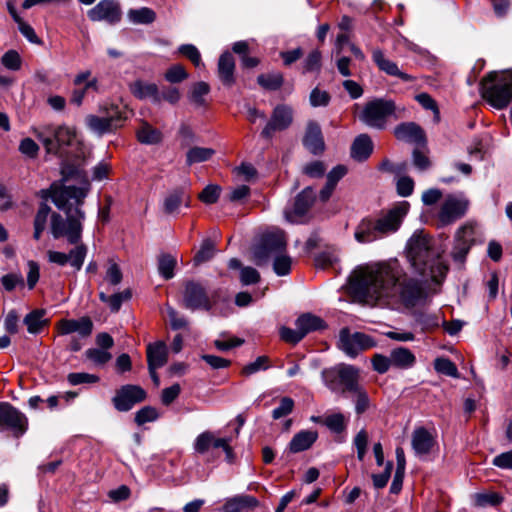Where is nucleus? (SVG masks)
<instances>
[{
  "instance_id": "nucleus-1",
  "label": "nucleus",
  "mask_w": 512,
  "mask_h": 512,
  "mask_svg": "<svg viewBox=\"0 0 512 512\" xmlns=\"http://www.w3.org/2000/svg\"><path fill=\"white\" fill-rule=\"evenodd\" d=\"M349 291L365 303L398 299L406 305H415L422 296V285L408 277L394 260L359 267L350 277Z\"/></svg>"
},
{
  "instance_id": "nucleus-2",
  "label": "nucleus",
  "mask_w": 512,
  "mask_h": 512,
  "mask_svg": "<svg viewBox=\"0 0 512 512\" xmlns=\"http://www.w3.org/2000/svg\"><path fill=\"white\" fill-rule=\"evenodd\" d=\"M89 190L88 182L81 187L53 184L49 190H41V197L45 200L51 198L55 206L66 215V218H63L59 213L51 214L50 230L55 239L65 237L70 244L81 241L83 221L86 217L82 205Z\"/></svg>"
},
{
  "instance_id": "nucleus-3",
  "label": "nucleus",
  "mask_w": 512,
  "mask_h": 512,
  "mask_svg": "<svg viewBox=\"0 0 512 512\" xmlns=\"http://www.w3.org/2000/svg\"><path fill=\"white\" fill-rule=\"evenodd\" d=\"M407 258L411 266L422 276L440 282L448 271L441 260L442 251L435 246V241L423 231H416L406 246Z\"/></svg>"
},
{
  "instance_id": "nucleus-4",
  "label": "nucleus",
  "mask_w": 512,
  "mask_h": 512,
  "mask_svg": "<svg viewBox=\"0 0 512 512\" xmlns=\"http://www.w3.org/2000/svg\"><path fill=\"white\" fill-rule=\"evenodd\" d=\"M409 207V203L403 201L387 211L363 218L355 228V240L360 244H368L396 233Z\"/></svg>"
},
{
  "instance_id": "nucleus-5",
  "label": "nucleus",
  "mask_w": 512,
  "mask_h": 512,
  "mask_svg": "<svg viewBox=\"0 0 512 512\" xmlns=\"http://www.w3.org/2000/svg\"><path fill=\"white\" fill-rule=\"evenodd\" d=\"M287 241L284 231L275 230L262 236L260 242L253 248V260L262 266L273 257V270L278 276L290 273L292 260L286 254Z\"/></svg>"
},
{
  "instance_id": "nucleus-6",
  "label": "nucleus",
  "mask_w": 512,
  "mask_h": 512,
  "mask_svg": "<svg viewBox=\"0 0 512 512\" xmlns=\"http://www.w3.org/2000/svg\"><path fill=\"white\" fill-rule=\"evenodd\" d=\"M481 93L494 108L507 107L512 100V70L499 76L490 73L481 83Z\"/></svg>"
},
{
  "instance_id": "nucleus-7",
  "label": "nucleus",
  "mask_w": 512,
  "mask_h": 512,
  "mask_svg": "<svg viewBox=\"0 0 512 512\" xmlns=\"http://www.w3.org/2000/svg\"><path fill=\"white\" fill-rule=\"evenodd\" d=\"M36 136L47 153L62 156L64 149L73 144L76 131L66 125L48 124L39 127Z\"/></svg>"
},
{
  "instance_id": "nucleus-8",
  "label": "nucleus",
  "mask_w": 512,
  "mask_h": 512,
  "mask_svg": "<svg viewBox=\"0 0 512 512\" xmlns=\"http://www.w3.org/2000/svg\"><path fill=\"white\" fill-rule=\"evenodd\" d=\"M101 112V116L89 114L85 117L87 128L99 136L115 132L127 119L126 112L117 105L105 107Z\"/></svg>"
},
{
  "instance_id": "nucleus-9",
  "label": "nucleus",
  "mask_w": 512,
  "mask_h": 512,
  "mask_svg": "<svg viewBox=\"0 0 512 512\" xmlns=\"http://www.w3.org/2000/svg\"><path fill=\"white\" fill-rule=\"evenodd\" d=\"M327 387L333 391H338V384L343 386L342 392L353 393L362 388L359 385V369L353 365L340 364L325 376Z\"/></svg>"
},
{
  "instance_id": "nucleus-10",
  "label": "nucleus",
  "mask_w": 512,
  "mask_h": 512,
  "mask_svg": "<svg viewBox=\"0 0 512 512\" xmlns=\"http://www.w3.org/2000/svg\"><path fill=\"white\" fill-rule=\"evenodd\" d=\"M395 112V103L391 100L375 99L367 102L359 116L367 126L383 129L388 118Z\"/></svg>"
},
{
  "instance_id": "nucleus-11",
  "label": "nucleus",
  "mask_w": 512,
  "mask_h": 512,
  "mask_svg": "<svg viewBox=\"0 0 512 512\" xmlns=\"http://www.w3.org/2000/svg\"><path fill=\"white\" fill-rule=\"evenodd\" d=\"M469 206V201L463 195L449 194L440 205L437 219L440 226L451 225L462 218Z\"/></svg>"
},
{
  "instance_id": "nucleus-12",
  "label": "nucleus",
  "mask_w": 512,
  "mask_h": 512,
  "mask_svg": "<svg viewBox=\"0 0 512 512\" xmlns=\"http://www.w3.org/2000/svg\"><path fill=\"white\" fill-rule=\"evenodd\" d=\"M375 346L376 341L367 334L361 332L351 333L347 328L340 331L338 347L351 358H355L361 352Z\"/></svg>"
},
{
  "instance_id": "nucleus-13",
  "label": "nucleus",
  "mask_w": 512,
  "mask_h": 512,
  "mask_svg": "<svg viewBox=\"0 0 512 512\" xmlns=\"http://www.w3.org/2000/svg\"><path fill=\"white\" fill-rule=\"evenodd\" d=\"M294 110L287 104H278L261 131V137L271 140L276 132L287 130L293 123Z\"/></svg>"
},
{
  "instance_id": "nucleus-14",
  "label": "nucleus",
  "mask_w": 512,
  "mask_h": 512,
  "mask_svg": "<svg viewBox=\"0 0 512 512\" xmlns=\"http://www.w3.org/2000/svg\"><path fill=\"white\" fill-rule=\"evenodd\" d=\"M231 437H216L211 431H204L200 433L193 444L194 451L198 454H205L210 448L223 449L226 461L233 463L235 459L234 450L231 446Z\"/></svg>"
},
{
  "instance_id": "nucleus-15",
  "label": "nucleus",
  "mask_w": 512,
  "mask_h": 512,
  "mask_svg": "<svg viewBox=\"0 0 512 512\" xmlns=\"http://www.w3.org/2000/svg\"><path fill=\"white\" fill-rule=\"evenodd\" d=\"M146 392L138 385L127 384L116 390L112 403L119 412H127L146 399Z\"/></svg>"
},
{
  "instance_id": "nucleus-16",
  "label": "nucleus",
  "mask_w": 512,
  "mask_h": 512,
  "mask_svg": "<svg viewBox=\"0 0 512 512\" xmlns=\"http://www.w3.org/2000/svg\"><path fill=\"white\" fill-rule=\"evenodd\" d=\"M477 229L474 224L466 223L455 233L454 247L452 250V258L454 261L463 263L471 246L475 243Z\"/></svg>"
},
{
  "instance_id": "nucleus-17",
  "label": "nucleus",
  "mask_w": 512,
  "mask_h": 512,
  "mask_svg": "<svg viewBox=\"0 0 512 512\" xmlns=\"http://www.w3.org/2000/svg\"><path fill=\"white\" fill-rule=\"evenodd\" d=\"M0 427L12 431L14 436L18 437L23 435L27 429V418L8 402H1Z\"/></svg>"
},
{
  "instance_id": "nucleus-18",
  "label": "nucleus",
  "mask_w": 512,
  "mask_h": 512,
  "mask_svg": "<svg viewBox=\"0 0 512 512\" xmlns=\"http://www.w3.org/2000/svg\"><path fill=\"white\" fill-rule=\"evenodd\" d=\"M183 301L185 307L190 310L203 309L209 311L213 305L206 289L195 281H188L185 284Z\"/></svg>"
},
{
  "instance_id": "nucleus-19",
  "label": "nucleus",
  "mask_w": 512,
  "mask_h": 512,
  "mask_svg": "<svg viewBox=\"0 0 512 512\" xmlns=\"http://www.w3.org/2000/svg\"><path fill=\"white\" fill-rule=\"evenodd\" d=\"M75 245L76 246L73 249H71L69 253L53 250L48 251L47 256L49 262L57 264L59 266H65L66 264H70V266L74 268L75 271H80L84 264L88 248L85 244L80 243V241Z\"/></svg>"
},
{
  "instance_id": "nucleus-20",
  "label": "nucleus",
  "mask_w": 512,
  "mask_h": 512,
  "mask_svg": "<svg viewBox=\"0 0 512 512\" xmlns=\"http://www.w3.org/2000/svg\"><path fill=\"white\" fill-rule=\"evenodd\" d=\"M87 15L93 22L105 21L113 25L121 20L122 11L117 0H101L88 11Z\"/></svg>"
},
{
  "instance_id": "nucleus-21",
  "label": "nucleus",
  "mask_w": 512,
  "mask_h": 512,
  "mask_svg": "<svg viewBox=\"0 0 512 512\" xmlns=\"http://www.w3.org/2000/svg\"><path fill=\"white\" fill-rule=\"evenodd\" d=\"M56 330L61 336L77 333L80 337L85 338L91 335L93 322L87 316L78 319L63 318L56 323Z\"/></svg>"
},
{
  "instance_id": "nucleus-22",
  "label": "nucleus",
  "mask_w": 512,
  "mask_h": 512,
  "mask_svg": "<svg viewBox=\"0 0 512 512\" xmlns=\"http://www.w3.org/2000/svg\"><path fill=\"white\" fill-rule=\"evenodd\" d=\"M372 60L380 71L386 73L389 76L399 77L404 82H411L414 80L413 76L405 72H402L398 68V65L395 62L388 59L385 56L384 52L379 48H375L372 50Z\"/></svg>"
},
{
  "instance_id": "nucleus-23",
  "label": "nucleus",
  "mask_w": 512,
  "mask_h": 512,
  "mask_svg": "<svg viewBox=\"0 0 512 512\" xmlns=\"http://www.w3.org/2000/svg\"><path fill=\"white\" fill-rule=\"evenodd\" d=\"M304 147L314 155L321 154L325 149V143L320 125L315 121H309L303 137Z\"/></svg>"
},
{
  "instance_id": "nucleus-24",
  "label": "nucleus",
  "mask_w": 512,
  "mask_h": 512,
  "mask_svg": "<svg viewBox=\"0 0 512 512\" xmlns=\"http://www.w3.org/2000/svg\"><path fill=\"white\" fill-rule=\"evenodd\" d=\"M315 200V193L311 187L305 188L300 192L293 206L292 211H285L286 219L289 222H296L298 217L303 216L311 207Z\"/></svg>"
},
{
  "instance_id": "nucleus-25",
  "label": "nucleus",
  "mask_w": 512,
  "mask_h": 512,
  "mask_svg": "<svg viewBox=\"0 0 512 512\" xmlns=\"http://www.w3.org/2000/svg\"><path fill=\"white\" fill-rule=\"evenodd\" d=\"M411 444L415 454L421 457L431 452L435 439L427 429L419 427L413 431Z\"/></svg>"
},
{
  "instance_id": "nucleus-26",
  "label": "nucleus",
  "mask_w": 512,
  "mask_h": 512,
  "mask_svg": "<svg viewBox=\"0 0 512 512\" xmlns=\"http://www.w3.org/2000/svg\"><path fill=\"white\" fill-rule=\"evenodd\" d=\"M218 76L224 86L231 87L235 84V61L230 52L221 54L218 60Z\"/></svg>"
},
{
  "instance_id": "nucleus-27",
  "label": "nucleus",
  "mask_w": 512,
  "mask_h": 512,
  "mask_svg": "<svg viewBox=\"0 0 512 512\" xmlns=\"http://www.w3.org/2000/svg\"><path fill=\"white\" fill-rule=\"evenodd\" d=\"M131 93L138 99H151L155 104L161 103L158 86L154 83H147L142 80H136L129 85Z\"/></svg>"
},
{
  "instance_id": "nucleus-28",
  "label": "nucleus",
  "mask_w": 512,
  "mask_h": 512,
  "mask_svg": "<svg viewBox=\"0 0 512 512\" xmlns=\"http://www.w3.org/2000/svg\"><path fill=\"white\" fill-rule=\"evenodd\" d=\"M394 134L398 140L410 143H421L425 140L423 130L413 122L397 125L394 129Z\"/></svg>"
},
{
  "instance_id": "nucleus-29",
  "label": "nucleus",
  "mask_w": 512,
  "mask_h": 512,
  "mask_svg": "<svg viewBox=\"0 0 512 512\" xmlns=\"http://www.w3.org/2000/svg\"><path fill=\"white\" fill-rule=\"evenodd\" d=\"M182 204L189 206V196L181 188L174 189L163 200V212L168 215L178 214Z\"/></svg>"
},
{
  "instance_id": "nucleus-30",
  "label": "nucleus",
  "mask_w": 512,
  "mask_h": 512,
  "mask_svg": "<svg viewBox=\"0 0 512 512\" xmlns=\"http://www.w3.org/2000/svg\"><path fill=\"white\" fill-rule=\"evenodd\" d=\"M373 152V142L369 135H358L351 145V157L357 161L367 160Z\"/></svg>"
},
{
  "instance_id": "nucleus-31",
  "label": "nucleus",
  "mask_w": 512,
  "mask_h": 512,
  "mask_svg": "<svg viewBox=\"0 0 512 512\" xmlns=\"http://www.w3.org/2000/svg\"><path fill=\"white\" fill-rule=\"evenodd\" d=\"M390 361H392L393 367L406 370L415 365L416 357L408 348L397 347L390 351Z\"/></svg>"
},
{
  "instance_id": "nucleus-32",
  "label": "nucleus",
  "mask_w": 512,
  "mask_h": 512,
  "mask_svg": "<svg viewBox=\"0 0 512 512\" xmlns=\"http://www.w3.org/2000/svg\"><path fill=\"white\" fill-rule=\"evenodd\" d=\"M318 433L312 430H303L295 434L290 441L289 448L293 453L309 449L317 440Z\"/></svg>"
},
{
  "instance_id": "nucleus-33",
  "label": "nucleus",
  "mask_w": 512,
  "mask_h": 512,
  "mask_svg": "<svg viewBox=\"0 0 512 512\" xmlns=\"http://www.w3.org/2000/svg\"><path fill=\"white\" fill-rule=\"evenodd\" d=\"M168 358L167 346L163 341H158L147 346L148 366L162 367Z\"/></svg>"
},
{
  "instance_id": "nucleus-34",
  "label": "nucleus",
  "mask_w": 512,
  "mask_h": 512,
  "mask_svg": "<svg viewBox=\"0 0 512 512\" xmlns=\"http://www.w3.org/2000/svg\"><path fill=\"white\" fill-rule=\"evenodd\" d=\"M259 502L254 496L239 495L230 498L224 505L225 512H245L250 508L258 506Z\"/></svg>"
},
{
  "instance_id": "nucleus-35",
  "label": "nucleus",
  "mask_w": 512,
  "mask_h": 512,
  "mask_svg": "<svg viewBox=\"0 0 512 512\" xmlns=\"http://www.w3.org/2000/svg\"><path fill=\"white\" fill-rule=\"evenodd\" d=\"M137 140L141 144L156 145L161 143L163 135L159 129L152 127L148 122H142L136 131Z\"/></svg>"
},
{
  "instance_id": "nucleus-36",
  "label": "nucleus",
  "mask_w": 512,
  "mask_h": 512,
  "mask_svg": "<svg viewBox=\"0 0 512 512\" xmlns=\"http://www.w3.org/2000/svg\"><path fill=\"white\" fill-rule=\"evenodd\" d=\"M295 326L301 331V333H303V336L305 337L310 332L324 328L325 322L318 316L306 313L296 319Z\"/></svg>"
},
{
  "instance_id": "nucleus-37",
  "label": "nucleus",
  "mask_w": 512,
  "mask_h": 512,
  "mask_svg": "<svg viewBox=\"0 0 512 512\" xmlns=\"http://www.w3.org/2000/svg\"><path fill=\"white\" fill-rule=\"evenodd\" d=\"M23 322L31 334L39 333L49 323L48 319L45 318V310L42 309L33 310L28 313Z\"/></svg>"
},
{
  "instance_id": "nucleus-38",
  "label": "nucleus",
  "mask_w": 512,
  "mask_h": 512,
  "mask_svg": "<svg viewBox=\"0 0 512 512\" xmlns=\"http://www.w3.org/2000/svg\"><path fill=\"white\" fill-rule=\"evenodd\" d=\"M347 423L348 419L340 412L328 414L323 419V425L335 434L344 432L347 428Z\"/></svg>"
},
{
  "instance_id": "nucleus-39",
  "label": "nucleus",
  "mask_w": 512,
  "mask_h": 512,
  "mask_svg": "<svg viewBox=\"0 0 512 512\" xmlns=\"http://www.w3.org/2000/svg\"><path fill=\"white\" fill-rule=\"evenodd\" d=\"M257 83L266 90L275 91L282 87L284 83V77L280 72L260 74L257 77Z\"/></svg>"
},
{
  "instance_id": "nucleus-40",
  "label": "nucleus",
  "mask_w": 512,
  "mask_h": 512,
  "mask_svg": "<svg viewBox=\"0 0 512 512\" xmlns=\"http://www.w3.org/2000/svg\"><path fill=\"white\" fill-rule=\"evenodd\" d=\"M215 150L207 147H192L186 153V163L191 166L195 163L205 162L212 158Z\"/></svg>"
},
{
  "instance_id": "nucleus-41",
  "label": "nucleus",
  "mask_w": 512,
  "mask_h": 512,
  "mask_svg": "<svg viewBox=\"0 0 512 512\" xmlns=\"http://www.w3.org/2000/svg\"><path fill=\"white\" fill-rule=\"evenodd\" d=\"M51 213V208L44 202H42L38 208V211L34 218V234L33 237L35 240H39L41 234L46 228L47 219L49 214Z\"/></svg>"
},
{
  "instance_id": "nucleus-42",
  "label": "nucleus",
  "mask_w": 512,
  "mask_h": 512,
  "mask_svg": "<svg viewBox=\"0 0 512 512\" xmlns=\"http://www.w3.org/2000/svg\"><path fill=\"white\" fill-rule=\"evenodd\" d=\"M128 17L134 24H150L155 20L156 14L152 9L142 7L129 10Z\"/></svg>"
},
{
  "instance_id": "nucleus-43",
  "label": "nucleus",
  "mask_w": 512,
  "mask_h": 512,
  "mask_svg": "<svg viewBox=\"0 0 512 512\" xmlns=\"http://www.w3.org/2000/svg\"><path fill=\"white\" fill-rule=\"evenodd\" d=\"M176 259L170 254H162L158 258V271L159 274L166 280L174 276V269L176 267Z\"/></svg>"
},
{
  "instance_id": "nucleus-44",
  "label": "nucleus",
  "mask_w": 512,
  "mask_h": 512,
  "mask_svg": "<svg viewBox=\"0 0 512 512\" xmlns=\"http://www.w3.org/2000/svg\"><path fill=\"white\" fill-rule=\"evenodd\" d=\"M473 499L477 507L497 506L503 501V497L496 492L476 493Z\"/></svg>"
},
{
  "instance_id": "nucleus-45",
  "label": "nucleus",
  "mask_w": 512,
  "mask_h": 512,
  "mask_svg": "<svg viewBox=\"0 0 512 512\" xmlns=\"http://www.w3.org/2000/svg\"><path fill=\"white\" fill-rule=\"evenodd\" d=\"M84 356L96 366H104L112 359L109 351L100 348H89L85 351Z\"/></svg>"
},
{
  "instance_id": "nucleus-46",
  "label": "nucleus",
  "mask_w": 512,
  "mask_h": 512,
  "mask_svg": "<svg viewBox=\"0 0 512 512\" xmlns=\"http://www.w3.org/2000/svg\"><path fill=\"white\" fill-rule=\"evenodd\" d=\"M215 243L211 239H204L201 243L200 249L194 256V263L201 264L209 261L215 254Z\"/></svg>"
},
{
  "instance_id": "nucleus-47",
  "label": "nucleus",
  "mask_w": 512,
  "mask_h": 512,
  "mask_svg": "<svg viewBox=\"0 0 512 512\" xmlns=\"http://www.w3.org/2000/svg\"><path fill=\"white\" fill-rule=\"evenodd\" d=\"M270 368V359L268 356H259L255 359V361L248 363L245 365L242 370L241 374L249 377L261 370H267Z\"/></svg>"
},
{
  "instance_id": "nucleus-48",
  "label": "nucleus",
  "mask_w": 512,
  "mask_h": 512,
  "mask_svg": "<svg viewBox=\"0 0 512 512\" xmlns=\"http://www.w3.org/2000/svg\"><path fill=\"white\" fill-rule=\"evenodd\" d=\"M434 369L443 375L457 378L459 377L456 365L448 358L438 357L434 361Z\"/></svg>"
},
{
  "instance_id": "nucleus-49",
  "label": "nucleus",
  "mask_w": 512,
  "mask_h": 512,
  "mask_svg": "<svg viewBox=\"0 0 512 512\" xmlns=\"http://www.w3.org/2000/svg\"><path fill=\"white\" fill-rule=\"evenodd\" d=\"M210 87L206 82H198L193 85L190 100L197 106H202L205 104L204 97L209 93Z\"/></svg>"
},
{
  "instance_id": "nucleus-50",
  "label": "nucleus",
  "mask_w": 512,
  "mask_h": 512,
  "mask_svg": "<svg viewBox=\"0 0 512 512\" xmlns=\"http://www.w3.org/2000/svg\"><path fill=\"white\" fill-rule=\"evenodd\" d=\"M322 55L319 50L310 52L303 62V73L320 72Z\"/></svg>"
},
{
  "instance_id": "nucleus-51",
  "label": "nucleus",
  "mask_w": 512,
  "mask_h": 512,
  "mask_svg": "<svg viewBox=\"0 0 512 512\" xmlns=\"http://www.w3.org/2000/svg\"><path fill=\"white\" fill-rule=\"evenodd\" d=\"M354 395L355 412L357 415L365 413L370 407V399L366 390L362 387L352 393Z\"/></svg>"
},
{
  "instance_id": "nucleus-52",
  "label": "nucleus",
  "mask_w": 512,
  "mask_h": 512,
  "mask_svg": "<svg viewBox=\"0 0 512 512\" xmlns=\"http://www.w3.org/2000/svg\"><path fill=\"white\" fill-rule=\"evenodd\" d=\"M180 54L189 59L196 67L204 66L201 54L196 46L192 44H183L178 48Z\"/></svg>"
},
{
  "instance_id": "nucleus-53",
  "label": "nucleus",
  "mask_w": 512,
  "mask_h": 512,
  "mask_svg": "<svg viewBox=\"0 0 512 512\" xmlns=\"http://www.w3.org/2000/svg\"><path fill=\"white\" fill-rule=\"evenodd\" d=\"M67 380L71 385L77 386L81 384L97 383L99 381V377L86 372H74L68 374Z\"/></svg>"
},
{
  "instance_id": "nucleus-54",
  "label": "nucleus",
  "mask_w": 512,
  "mask_h": 512,
  "mask_svg": "<svg viewBox=\"0 0 512 512\" xmlns=\"http://www.w3.org/2000/svg\"><path fill=\"white\" fill-rule=\"evenodd\" d=\"M158 416V412L154 407L145 406L136 412L135 422L137 425H143L157 420Z\"/></svg>"
},
{
  "instance_id": "nucleus-55",
  "label": "nucleus",
  "mask_w": 512,
  "mask_h": 512,
  "mask_svg": "<svg viewBox=\"0 0 512 512\" xmlns=\"http://www.w3.org/2000/svg\"><path fill=\"white\" fill-rule=\"evenodd\" d=\"M165 79L170 83H180L188 78V74L182 65L176 64L171 66L164 75Z\"/></svg>"
},
{
  "instance_id": "nucleus-56",
  "label": "nucleus",
  "mask_w": 512,
  "mask_h": 512,
  "mask_svg": "<svg viewBox=\"0 0 512 512\" xmlns=\"http://www.w3.org/2000/svg\"><path fill=\"white\" fill-rule=\"evenodd\" d=\"M294 408V400L290 397H283L280 400V405L272 411L273 419L277 420L289 415Z\"/></svg>"
},
{
  "instance_id": "nucleus-57",
  "label": "nucleus",
  "mask_w": 512,
  "mask_h": 512,
  "mask_svg": "<svg viewBox=\"0 0 512 512\" xmlns=\"http://www.w3.org/2000/svg\"><path fill=\"white\" fill-rule=\"evenodd\" d=\"M373 369L379 374L386 373L392 366V361H390V355L384 356L382 354H375L371 359Z\"/></svg>"
},
{
  "instance_id": "nucleus-58",
  "label": "nucleus",
  "mask_w": 512,
  "mask_h": 512,
  "mask_svg": "<svg viewBox=\"0 0 512 512\" xmlns=\"http://www.w3.org/2000/svg\"><path fill=\"white\" fill-rule=\"evenodd\" d=\"M131 298V291L126 289L119 293H114L110 295L108 307L112 312H118L122 306L124 301H127Z\"/></svg>"
},
{
  "instance_id": "nucleus-59",
  "label": "nucleus",
  "mask_w": 512,
  "mask_h": 512,
  "mask_svg": "<svg viewBox=\"0 0 512 512\" xmlns=\"http://www.w3.org/2000/svg\"><path fill=\"white\" fill-rule=\"evenodd\" d=\"M392 469L393 463L388 461L382 473L372 475L373 485L376 489H382L387 485L391 476Z\"/></svg>"
},
{
  "instance_id": "nucleus-60",
  "label": "nucleus",
  "mask_w": 512,
  "mask_h": 512,
  "mask_svg": "<svg viewBox=\"0 0 512 512\" xmlns=\"http://www.w3.org/2000/svg\"><path fill=\"white\" fill-rule=\"evenodd\" d=\"M220 187L218 185H207L200 193L199 198L206 204L216 203L220 196Z\"/></svg>"
},
{
  "instance_id": "nucleus-61",
  "label": "nucleus",
  "mask_w": 512,
  "mask_h": 512,
  "mask_svg": "<svg viewBox=\"0 0 512 512\" xmlns=\"http://www.w3.org/2000/svg\"><path fill=\"white\" fill-rule=\"evenodd\" d=\"M330 95L326 91L314 88L310 93V104L313 107L327 106L330 102Z\"/></svg>"
},
{
  "instance_id": "nucleus-62",
  "label": "nucleus",
  "mask_w": 512,
  "mask_h": 512,
  "mask_svg": "<svg viewBox=\"0 0 512 512\" xmlns=\"http://www.w3.org/2000/svg\"><path fill=\"white\" fill-rule=\"evenodd\" d=\"M240 281L243 285H252L260 281L259 272L250 266L241 268L240 270Z\"/></svg>"
},
{
  "instance_id": "nucleus-63",
  "label": "nucleus",
  "mask_w": 512,
  "mask_h": 512,
  "mask_svg": "<svg viewBox=\"0 0 512 512\" xmlns=\"http://www.w3.org/2000/svg\"><path fill=\"white\" fill-rule=\"evenodd\" d=\"M280 337L283 341L291 344H297L304 338L303 333L297 327L296 329L282 327L280 329Z\"/></svg>"
},
{
  "instance_id": "nucleus-64",
  "label": "nucleus",
  "mask_w": 512,
  "mask_h": 512,
  "mask_svg": "<svg viewBox=\"0 0 512 512\" xmlns=\"http://www.w3.org/2000/svg\"><path fill=\"white\" fill-rule=\"evenodd\" d=\"M2 64L10 70H18L21 67V59L15 50L7 51L2 57Z\"/></svg>"
}]
</instances>
